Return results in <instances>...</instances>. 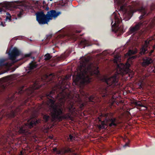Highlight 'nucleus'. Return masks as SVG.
Returning a JSON list of instances; mask_svg holds the SVG:
<instances>
[{"label":"nucleus","instance_id":"nucleus-1","mask_svg":"<svg viewBox=\"0 0 155 155\" xmlns=\"http://www.w3.org/2000/svg\"><path fill=\"white\" fill-rule=\"evenodd\" d=\"M56 90V88H53V90L51 91H45L43 96L41 97V99L42 100H44V97L48 99L46 103L50 107L53 121L58 120L61 121L64 119L72 120L71 115L77 111L75 107V103L81 110L83 109L85 105L84 103L79 97L74 101L73 99L68 98L66 99L64 97L60 105H56L54 104L55 100L54 98L55 97V92Z\"/></svg>","mask_w":155,"mask_h":155},{"label":"nucleus","instance_id":"nucleus-2","mask_svg":"<svg viewBox=\"0 0 155 155\" xmlns=\"http://www.w3.org/2000/svg\"><path fill=\"white\" fill-rule=\"evenodd\" d=\"M130 64L128 63H127L125 65L122 64L121 67L119 65H118L117 67L120 70V73L115 74L109 77H104L103 78L104 81L107 84L108 87H107L101 88L100 90V93L103 97H107L110 94L109 92L112 90L115 89L116 88L120 87V84L118 81L119 74H126L128 75L129 79L134 77V73L130 69Z\"/></svg>","mask_w":155,"mask_h":155},{"label":"nucleus","instance_id":"nucleus-3","mask_svg":"<svg viewBox=\"0 0 155 155\" xmlns=\"http://www.w3.org/2000/svg\"><path fill=\"white\" fill-rule=\"evenodd\" d=\"M79 70V71L78 72L75 80L76 84H80L81 85H84L91 81L92 76L94 75L98 77L100 75L98 67L94 66L91 63L88 64L84 61L81 63Z\"/></svg>","mask_w":155,"mask_h":155},{"label":"nucleus","instance_id":"nucleus-4","mask_svg":"<svg viewBox=\"0 0 155 155\" xmlns=\"http://www.w3.org/2000/svg\"><path fill=\"white\" fill-rule=\"evenodd\" d=\"M60 14L59 12H56L55 10H51L48 12L47 14L45 15L43 10H42L36 13V20L41 25L48 24L49 20L52 19L53 18L57 17Z\"/></svg>","mask_w":155,"mask_h":155},{"label":"nucleus","instance_id":"nucleus-5","mask_svg":"<svg viewBox=\"0 0 155 155\" xmlns=\"http://www.w3.org/2000/svg\"><path fill=\"white\" fill-rule=\"evenodd\" d=\"M40 122L41 121L40 120H38L35 118H31L28 120L27 122L24 123V125L17 127L18 132L19 134H22L28 137L31 136L32 134V132L28 129H31L37 124L40 123Z\"/></svg>","mask_w":155,"mask_h":155},{"label":"nucleus","instance_id":"nucleus-6","mask_svg":"<svg viewBox=\"0 0 155 155\" xmlns=\"http://www.w3.org/2000/svg\"><path fill=\"white\" fill-rule=\"evenodd\" d=\"M101 116L104 117L105 118L104 121H102L100 117H98L99 121L101 122V124L98 126L99 128L105 129L106 128L107 126L110 127H113L117 126L116 118L113 117L111 114L106 113L104 115L102 114Z\"/></svg>","mask_w":155,"mask_h":155},{"label":"nucleus","instance_id":"nucleus-7","mask_svg":"<svg viewBox=\"0 0 155 155\" xmlns=\"http://www.w3.org/2000/svg\"><path fill=\"white\" fill-rule=\"evenodd\" d=\"M12 79L11 77L8 76L0 79V94L11 88L13 86Z\"/></svg>","mask_w":155,"mask_h":155},{"label":"nucleus","instance_id":"nucleus-8","mask_svg":"<svg viewBox=\"0 0 155 155\" xmlns=\"http://www.w3.org/2000/svg\"><path fill=\"white\" fill-rule=\"evenodd\" d=\"M29 100V98H28L22 101L20 106L17 107L15 109H12L10 113H8L7 114V117L9 118L14 117L24 108V105H26V103Z\"/></svg>","mask_w":155,"mask_h":155},{"label":"nucleus","instance_id":"nucleus-9","mask_svg":"<svg viewBox=\"0 0 155 155\" xmlns=\"http://www.w3.org/2000/svg\"><path fill=\"white\" fill-rule=\"evenodd\" d=\"M119 14L117 15L115 12L111 15V20L112 22L111 25L113 30V28L116 30H117L119 29V24L122 20L119 19Z\"/></svg>","mask_w":155,"mask_h":155},{"label":"nucleus","instance_id":"nucleus-10","mask_svg":"<svg viewBox=\"0 0 155 155\" xmlns=\"http://www.w3.org/2000/svg\"><path fill=\"white\" fill-rule=\"evenodd\" d=\"M148 21H141L137 23L134 26L131 27L129 28V32L130 34L136 33L141 28H143L146 27L148 24Z\"/></svg>","mask_w":155,"mask_h":155},{"label":"nucleus","instance_id":"nucleus-11","mask_svg":"<svg viewBox=\"0 0 155 155\" xmlns=\"http://www.w3.org/2000/svg\"><path fill=\"white\" fill-rule=\"evenodd\" d=\"M20 54V51L16 48L14 47L11 51L8 53V56L10 59L13 60Z\"/></svg>","mask_w":155,"mask_h":155},{"label":"nucleus","instance_id":"nucleus-12","mask_svg":"<svg viewBox=\"0 0 155 155\" xmlns=\"http://www.w3.org/2000/svg\"><path fill=\"white\" fill-rule=\"evenodd\" d=\"M143 61L142 63V66L144 67L148 66L153 62V60L151 57L145 56L142 59Z\"/></svg>","mask_w":155,"mask_h":155},{"label":"nucleus","instance_id":"nucleus-13","mask_svg":"<svg viewBox=\"0 0 155 155\" xmlns=\"http://www.w3.org/2000/svg\"><path fill=\"white\" fill-rule=\"evenodd\" d=\"M149 43V41L147 40L145 41L144 44L142 45L140 52V54L141 55L146 54L148 52L147 48Z\"/></svg>","mask_w":155,"mask_h":155},{"label":"nucleus","instance_id":"nucleus-14","mask_svg":"<svg viewBox=\"0 0 155 155\" xmlns=\"http://www.w3.org/2000/svg\"><path fill=\"white\" fill-rule=\"evenodd\" d=\"M7 134L2 135V140L5 142L6 143L8 141L9 139H11V137H12L13 134L12 133L11 130L8 131L7 132Z\"/></svg>","mask_w":155,"mask_h":155},{"label":"nucleus","instance_id":"nucleus-15","mask_svg":"<svg viewBox=\"0 0 155 155\" xmlns=\"http://www.w3.org/2000/svg\"><path fill=\"white\" fill-rule=\"evenodd\" d=\"M38 65L36 62L34 61H32L27 67L26 70H29L28 73H29L31 70L37 68Z\"/></svg>","mask_w":155,"mask_h":155},{"label":"nucleus","instance_id":"nucleus-16","mask_svg":"<svg viewBox=\"0 0 155 155\" xmlns=\"http://www.w3.org/2000/svg\"><path fill=\"white\" fill-rule=\"evenodd\" d=\"M46 81L47 82L46 84H48L54 82L53 80L54 79V76L53 74H51L49 75H46Z\"/></svg>","mask_w":155,"mask_h":155},{"label":"nucleus","instance_id":"nucleus-17","mask_svg":"<svg viewBox=\"0 0 155 155\" xmlns=\"http://www.w3.org/2000/svg\"><path fill=\"white\" fill-rule=\"evenodd\" d=\"M140 10L142 15L139 17L140 20H141L143 18V16L147 14V9L144 8L143 7H142Z\"/></svg>","mask_w":155,"mask_h":155},{"label":"nucleus","instance_id":"nucleus-18","mask_svg":"<svg viewBox=\"0 0 155 155\" xmlns=\"http://www.w3.org/2000/svg\"><path fill=\"white\" fill-rule=\"evenodd\" d=\"M40 9L41 10H42V9H43L46 11H48L49 9V7L48 6V5L45 3V1H43V5H41V6L40 7Z\"/></svg>","mask_w":155,"mask_h":155},{"label":"nucleus","instance_id":"nucleus-19","mask_svg":"<svg viewBox=\"0 0 155 155\" xmlns=\"http://www.w3.org/2000/svg\"><path fill=\"white\" fill-rule=\"evenodd\" d=\"M43 119L44 122H48L51 119V117L48 114H43Z\"/></svg>","mask_w":155,"mask_h":155},{"label":"nucleus","instance_id":"nucleus-20","mask_svg":"<svg viewBox=\"0 0 155 155\" xmlns=\"http://www.w3.org/2000/svg\"><path fill=\"white\" fill-rule=\"evenodd\" d=\"M73 151L71 149L68 147L64 148L63 149L62 154H63L65 153H71Z\"/></svg>","mask_w":155,"mask_h":155},{"label":"nucleus","instance_id":"nucleus-21","mask_svg":"<svg viewBox=\"0 0 155 155\" xmlns=\"http://www.w3.org/2000/svg\"><path fill=\"white\" fill-rule=\"evenodd\" d=\"M88 97L89 101L91 102L92 104H93L95 103V97L93 95H91Z\"/></svg>","mask_w":155,"mask_h":155},{"label":"nucleus","instance_id":"nucleus-22","mask_svg":"<svg viewBox=\"0 0 155 155\" xmlns=\"http://www.w3.org/2000/svg\"><path fill=\"white\" fill-rule=\"evenodd\" d=\"M6 60L5 59H0V67H2L4 66H7L8 65V63H4V62Z\"/></svg>","mask_w":155,"mask_h":155},{"label":"nucleus","instance_id":"nucleus-23","mask_svg":"<svg viewBox=\"0 0 155 155\" xmlns=\"http://www.w3.org/2000/svg\"><path fill=\"white\" fill-rule=\"evenodd\" d=\"M44 58V59L45 61H48L50 60V59L52 58V56H51L50 54H47L45 55Z\"/></svg>","mask_w":155,"mask_h":155},{"label":"nucleus","instance_id":"nucleus-24","mask_svg":"<svg viewBox=\"0 0 155 155\" xmlns=\"http://www.w3.org/2000/svg\"><path fill=\"white\" fill-rule=\"evenodd\" d=\"M135 104L136 106L140 107H146L144 105L142 104L140 102H136Z\"/></svg>","mask_w":155,"mask_h":155},{"label":"nucleus","instance_id":"nucleus-25","mask_svg":"<svg viewBox=\"0 0 155 155\" xmlns=\"http://www.w3.org/2000/svg\"><path fill=\"white\" fill-rule=\"evenodd\" d=\"M17 11L19 12V13L17 14L19 18L21 17V15L23 14V10L22 9H19V11L18 10Z\"/></svg>","mask_w":155,"mask_h":155},{"label":"nucleus","instance_id":"nucleus-26","mask_svg":"<svg viewBox=\"0 0 155 155\" xmlns=\"http://www.w3.org/2000/svg\"><path fill=\"white\" fill-rule=\"evenodd\" d=\"M134 52L131 50H130L127 53V55L129 56H130L131 54H133Z\"/></svg>","mask_w":155,"mask_h":155},{"label":"nucleus","instance_id":"nucleus-27","mask_svg":"<svg viewBox=\"0 0 155 155\" xmlns=\"http://www.w3.org/2000/svg\"><path fill=\"white\" fill-rule=\"evenodd\" d=\"M25 92L23 90L21 89L18 91V94L20 95H23L25 94Z\"/></svg>","mask_w":155,"mask_h":155},{"label":"nucleus","instance_id":"nucleus-28","mask_svg":"<svg viewBox=\"0 0 155 155\" xmlns=\"http://www.w3.org/2000/svg\"><path fill=\"white\" fill-rule=\"evenodd\" d=\"M120 9L122 11H125V12H126V11H127L126 10L125 8V7H124V6L123 5L121 6L120 7Z\"/></svg>","mask_w":155,"mask_h":155},{"label":"nucleus","instance_id":"nucleus-29","mask_svg":"<svg viewBox=\"0 0 155 155\" xmlns=\"http://www.w3.org/2000/svg\"><path fill=\"white\" fill-rule=\"evenodd\" d=\"M62 152H63V150H57L56 152V153L58 154H63Z\"/></svg>","mask_w":155,"mask_h":155},{"label":"nucleus","instance_id":"nucleus-30","mask_svg":"<svg viewBox=\"0 0 155 155\" xmlns=\"http://www.w3.org/2000/svg\"><path fill=\"white\" fill-rule=\"evenodd\" d=\"M69 138L71 141H72L73 140H74V137L73 136L71 135V134H70L69 135Z\"/></svg>","mask_w":155,"mask_h":155},{"label":"nucleus","instance_id":"nucleus-31","mask_svg":"<svg viewBox=\"0 0 155 155\" xmlns=\"http://www.w3.org/2000/svg\"><path fill=\"white\" fill-rule=\"evenodd\" d=\"M47 37V39H50L51 37H52V35H48L46 36Z\"/></svg>","mask_w":155,"mask_h":155},{"label":"nucleus","instance_id":"nucleus-32","mask_svg":"<svg viewBox=\"0 0 155 155\" xmlns=\"http://www.w3.org/2000/svg\"><path fill=\"white\" fill-rule=\"evenodd\" d=\"M102 54L104 55H106L108 54L107 51H103L102 53Z\"/></svg>","mask_w":155,"mask_h":155},{"label":"nucleus","instance_id":"nucleus-33","mask_svg":"<svg viewBox=\"0 0 155 155\" xmlns=\"http://www.w3.org/2000/svg\"><path fill=\"white\" fill-rule=\"evenodd\" d=\"M6 19H8L10 21L11 20V16L10 15L9 16H7L6 17Z\"/></svg>","mask_w":155,"mask_h":155},{"label":"nucleus","instance_id":"nucleus-34","mask_svg":"<svg viewBox=\"0 0 155 155\" xmlns=\"http://www.w3.org/2000/svg\"><path fill=\"white\" fill-rule=\"evenodd\" d=\"M147 53H148L147 57H150L152 55V54L151 53H150L148 51V52Z\"/></svg>","mask_w":155,"mask_h":155},{"label":"nucleus","instance_id":"nucleus-35","mask_svg":"<svg viewBox=\"0 0 155 155\" xmlns=\"http://www.w3.org/2000/svg\"><path fill=\"white\" fill-rule=\"evenodd\" d=\"M31 55V54H27L25 55V58H27L30 57Z\"/></svg>","mask_w":155,"mask_h":155},{"label":"nucleus","instance_id":"nucleus-36","mask_svg":"<svg viewBox=\"0 0 155 155\" xmlns=\"http://www.w3.org/2000/svg\"><path fill=\"white\" fill-rule=\"evenodd\" d=\"M57 148L56 147H54V148L52 150H53V151L54 152H56L57 150Z\"/></svg>","mask_w":155,"mask_h":155},{"label":"nucleus","instance_id":"nucleus-37","mask_svg":"<svg viewBox=\"0 0 155 155\" xmlns=\"http://www.w3.org/2000/svg\"><path fill=\"white\" fill-rule=\"evenodd\" d=\"M130 58L132 59H134L136 58H137V56L134 55V56H132L131 57H130Z\"/></svg>","mask_w":155,"mask_h":155},{"label":"nucleus","instance_id":"nucleus-38","mask_svg":"<svg viewBox=\"0 0 155 155\" xmlns=\"http://www.w3.org/2000/svg\"><path fill=\"white\" fill-rule=\"evenodd\" d=\"M1 25L3 27L5 26L6 25L5 24V23H3V22H2L1 23Z\"/></svg>","mask_w":155,"mask_h":155},{"label":"nucleus","instance_id":"nucleus-39","mask_svg":"<svg viewBox=\"0 0 155 155\" xmlns=\"http://www.w3.org/2000/svg\"><path fill=\"white\" fill-rule=\"evenodd\" d=\"M154 50L152 49L149 52L150 53H151L152 54V53L154 52Z\"/></svg>","mask_w":155,"mask_h":155},{"label":"nucleus","instance_id":"nucleus-40","mask_svg":"<svg viewBox=\"0 0 155 155\" xmlns=\"http://www.w3.org/2000/svg\"><path fill=\"white\" fill-rule=\"evenodd\" d=\"M24 155V153L22 152V151H21L20 153V155Z\"/></svg>","mask_w":155,"mask_h":155},{"label":"nucleus","instance_id":"nucleus-41","mask_svg":"<svg viewBox=\"0 0 155 155\" xmlns=\"http://www.w3.org/2000/svg\"><path fill=\"white\" fill-rule=\"evenodd\" d=\"M81 32V31H77V30L76 31V33H80Z\"/></svg>","mask_w":155,"mask_h":155},{"label":"nucleus","instance_id":"nucleus-42","mask_svg":"<svg viewBox=\"0 0 155 155\" xmlns=\"http://www.w3.org/2000/svg\"><path fill=\"white\" fill-rule=\"evenodd\" d=\"M128 145V143H127L125 144L124 145V146H127Z\"/></svg>","mask_w":155,"mask_h":155},{"label":"nucleus","instance_id":"nucleus-43","mask_svg":"<svg viewBox=\"0 0 155 155\" xmlns=\"http://www.w3.org/2000/svg\"><path fill=\"white\" fill-rule=\"evenodd\" d=\"M115 58L116 59H118L119 58V56H116L115 57Z\"/></svg>","mask_w":155,"mask_h":155},{"label":"nucleus","instance_id":"nucleus-44","mask_svg":"<svg viewBox=\"0 0 155 155\" xmlns=\"http://www.w3.org/2000/svg\"><path fill=\"white\" fill-rule=\"evenodd\" d=\"M155 49V45L154 46H153V49L154 50Z\"/></svg>","mask_w":155,"mask_h":155},{"label":"nucleus","instance_id":"nucleus-45","mask_svg":"<svg viewBox=\"0 0 155 155\" xmlns=\"http://www.w3.org/2000/svg\"><path fill=\"white\" fill-rule=\"evenodd\" d=\"M42 107V105H40V106L39 109H40Z\"/></svg>","mask_w":155,"mask_h":155},{"label":"nucleus","instance_id":"nucleus-46","mask_svg":"<svg viewBox=\"0 0 155 155\" xmlns=\"http://www.w3.org/2000/svg\"><path fill=\"white\" fill-rule=\"evenodd\" d=\"M7 14V15H9V16H10V15H10V14H9V13H8Z\"/></svg>","mask_w":155,"mask_h":155},{"label":"nucleus","instance_id":"nucleus-47","mask_svg":"<svg viewBox=\"0 0 155 155\" xmlns=\"http://www.w3.org/2000/svg\"><path fill=\"white\" fill-rule=\"evenodd\" d=\"M34 141H35V142H36L37 141V140H36L35 139V140Z\"/></svg>","mask_w":155,"mask_h":155},{"label":"nucleus","instance_id":"nucleus-48","mask_svg":"<svg viewBox=\"0 0 155 155\" xmlns=\"http://www.w3.org/2000/svg\"><path fill=\"white\" fill-rule=\"evenodd\" d=\"M50 138L51 139H52V137L51 136H50Z\"/></svg>","mask_w":155,"mask_h":155},{"label":"nucleus","instance_id":"nucleus-49","mask_svg":"<svg viewBox=\"0 0 155 155\" xmlns=\"http://www.w3.org/2000/svg\"><path fill=\"white\" fill-rule=\"evenodd\" d=\"M40 87H36V89H38Z\"/></svg>","mask_w":155,"mask_h":155},{"label":"nucleus","instance_id":"nucleus-50","mask_svg":"<svg viewBox=\"0 0 155 155\" xmlns=\"http://www.w3.org/2000/svg\"><path fill=\"white\" fill-rule=\"evenodd\" d=\"M12 107H13V106H12V107H11V109H12V110L13 109H13V108Z\"/></svg>","mask_w":155,"mask_h":155},{"label":"nucleus","instance_id":"nucleus-51","mask_svg":"<svg viewBox=\"0 0 155 155\" xmlns=\"http://www.w3.org/2000/svg\"><path fill=\"white\" fill-rule=\"evenodd\" d=\"M131 17V16L128 19H130V18Z\"/></svg>","mask_w":155,"mask_h":155},{"label":"nucleus","instance_id":"nucleus-52","mask_svg":"<svg viewBox=\"0 0 155 155\" xmlns=\"http://www.w3.org/2000/svg\"><path fill=\"white\" fill-rule=\"evenodd\" d=\"M50 1H52V0H50Z\"/></svg>","mask_w":155,"mask_h":155},{"label":"nucleus","instance_id":"nucleus-53","mask_svg":"<svg viewBox=\"0 0 155 155\" xmlns=\"http://www.w3.org/2000/svg\"><path fill=\"white\" fill-rule=\"evenodd\" d=\"M26 112H28V111H27V110H26Z\"/></svg>","mask_w":155,"mask_h":155}]
</instances>
